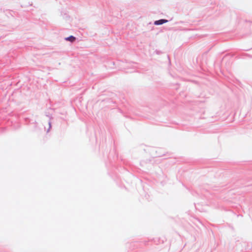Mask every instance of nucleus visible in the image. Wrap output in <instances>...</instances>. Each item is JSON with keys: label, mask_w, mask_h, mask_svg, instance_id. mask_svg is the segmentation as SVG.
Masks as SVG:
<instances>
[{"label": "nucleus", "mask_w": 252, "mask_h": 252, "mask_svg": "<svg viewBox=\"0 0 252 252\" xmlns=\"http://www.w3.org/2000/svg\"><path fill=\"white\" fill-rule=\"evenodd\" d=\"M167 22V20H166L161 19L159 20L156 21L155 22V24L156 25H161L165 23H166Z\"/></svg>", "instance_id": "1"}, {"label": "nucleus", "mask_w": 252, "mask_h": 252, "mask_svg": "<svg viewBox=\"0 0 252 252\" xmlns=\"http://www.w3.org/2000/svg\"><path fill=\"white\" fill-rule=\"evenodd\" d=\"M66 40L69 41L70 42H73L75 40V37L73 36H70L65 38Z\"/></svg>", "instance_id": "2"}]
</instances>
